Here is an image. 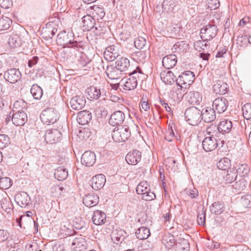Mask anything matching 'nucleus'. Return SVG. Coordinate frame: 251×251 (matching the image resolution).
Segmentation results:
<instances>
[{
    "label": "nucleus",
    "instance_id": "0e129e2a",
    "mask_svg": "<svg viewBox=\"0 0 251 251\" xmlns=\"http://www.w3.org/2000/svg\"><path fill=\"white\" fill-rule=\"evenodd\" d=\"M205 211L202 209L201 213H199L197 218V222L199 225L203 226L205 223Z\"/></svg>",
    "mask_w": 251,
    "mask_h": 251
},
{
    "label": "nucleus",
    "instance_id": "774afa93",
    "mask_svg": "<svg viewBox=\"0 0 251 251\" xmlns=\"http://www.w3.org/2000/svg\"><path fill=\"white\" fill-rule=\"evenodd\" d=\"M13 4L12 0H0V5L2 8L7 9Z\"/></svg>",
    "mask_w": 251,
    "mask_h": 251
},
{
    "label": "nucleus",
    "instance_id": "7ed1b4c3",
    "mask_svg": "<svg viewBox=\"0 0 251 251\" xmlns=\"http://www.w3.org/2000/svg\"><path fill=\"white\" fill-rule=\"evenodd\" d=\"M59 118V114L54 108L50 107L44 110L41 115V121L46 125L54 124Z\"/></svg>",
    "mask_w": 251,
    "mask_h": 251
},
{
    "label": "nucleus",
    "instance_id": "f257e3e1",
    "mask_svg": "<svg viewBox=\"0 0 251 251\" xmlns=\"http://www.w3.org/2000/svg\"><path fill=\"white\" fill-rule=\"evenodd\" d=\"M56 41L57 43L64 48H71L74 50H81L83 49V42L74 41V35L73 32H67L65 31L60 32L57 35Z\"/></svg>",
    "mask_w": 251,
    "mask_h": 251
},
{
    "label": "nucleus",
    "instance_id": "0eeeda50",
    "mask_svg": "<svg viewBox=\"0 0 251 251\" xmlns=\"http://www.w3.org/2000/svg\"><path fill=\"white\" fill-rule=\"evenodd\" d=\"M62 137L61 132L56 129H51L46 131L45 134V141L47 144H54L58 142Z\"/></svg>",
    "mask_w": 251,
    "mask_h": 251
},
{
    "label": "nucleus",
    "instance_id": "4c0bfd02",
    "mask_svg": "<svg viewBox=\"0 0 251 251\" xmlns=\"http://www.w3.org/2000/svg\"><path fill=\"white\" fill-rule=\"evenodd\" d=\"M12 21L11 19L5 16H1L0 17V34H2L1 31L6 30L9 29Z\"/></svg>",
    "mask_w": 251,
    "mask_h": 251
},
{
    "label": "nucleus",
    "instance_id": "bb28decb",
    "mask_svg": "<svg viewBox=\"0 0 251 251\" xmlns=\"http://www.w3.org/2000/svg\"><path fill=\"white\" fill-rule=\"evenodd\" d=\"M218 126L219 131L223 134L229 133L233 126L231 121L226 119L221 121Z\"/></svg>",
    "mask_w": 251,
    "mask_h": 251
},
{
    "label": "nucleus",
    "instance_id": "bf43d9fd",
    "mask_svg": "<svg viewBox=\"0 0 251 251\" xmlns=\"http://www.w3.org/2000/svg\"><path fill=\"white\" fill-rule=\"evenodd\" d=\"M141 195H142L141 199L147 201L153 200L156 198L155 194L153 192L151 191V188L149 189V191H147L146 193L144 191L143 194Z\"/></svg>",
    "mask_w": 251,
    "mask_h": 251
},
{
    "label": "nucleus",
    "instance_id": "49530a36",
    "mask_svg": "<svg viewBox=\"0 0 251 251\" xmlns=\"http://www.w3.org/2000/svg\"><path fill=\"white\" fill-rule=\"evenodd\" d=\"M182 78L185 80V84L191 85L195 79V75L193 72L187 71L182 73Z\"/></svg>",
    "mask_w": 251,
    "mask_h": 251
},
{
    "label": "nucleus",
    "instance_id": "5fc2aeb1",
    "mask_svg": "<svg viewBox=\"0 0 251 251\" xmlns=\"http://www.w3.org/2000/svg\"><path fill=\"white\" fill-rule=\"evenodd\" d=\"M175 7V2L173 0H164L162 3L163 10L167 12L172 11Z\"/></svg>",
    "mask_w": 251,
    "mask_h": 251
},
{
    "label": "nucleus",
    "instance_id": "09e8293b",
    "mask_svg": "<svg viewBox=\"0 0 251 251\" xmlns=\"http://www.w3.org/2000/svg\"><path fill=\"white\" fill-rule=\"evenodd\" d=\"M206 133L210 136H217L218 134L220 133L219 131L218 126H217L214 124H211L208 126L206 129Z\"/></svg>",
    "mask_w": 251,
    "mask_h": 251
},
{
    "label": "nucleus",
    "instance_id": "6ab92c4d",
    "mask_svg": "<svg viewBox=\"0 0 251 251\" xmlns=\"http://www.w3.org/2000/svg\"><path fill=\"white\" fill-rule=\"evenodd\" d=\"M106 178L102 174H99L92 177V187L93 189L98 190L102 188L105 184Z\"/></svg>",
    "mask_w": 251,
    "mask_h": 251
},
{
    "label": "nucleus",
    "instance_id": "a19ab883",
    "mask_svg": "<svg viewBox=\"0 0 251 251\" xmlns=\"http://www.w3.org/2000/svg\"><path fill=\"white\" fill-rule=\"evenodd\" d=\"M210 210L211 213L216 215H220L225 210V204L223 202H215L210 206Z\"/></svg>",
    "mask_w": 251,
    "mask_h": 251
},
{
    "label": "nucleus",
    "instance_id": "6e6d98bb",
    "mask_svg": "<svg viewBox=\"0 0 251 251\" xmlns=\"http://www.w3.org/2000/svg\"><path fill=\"white\" fill-rule=\"evenodd\" d=\"M127 74H129L130 77L135 78L137 81L144 76V74L142 72V71L139 67H137L136 69L134 70L132 72L129 71L127 72Z\"/></svg>",
    "mask_w": 251,
    "mask_h": 251
},
{
    "label": "nucleus",
    "instance_id": "58836bf2",
    "mask_svg": "<svg viewBox=\"0 0 251 251\" xmlns=\"http://www.w3.org/2000/svg\"><path fill=\"white\" fill-rule=\"evenodd\" d=\"M54 177L59 181H62L68 176V170L63 167H59L55 171Z\"/></svg>",
    "mask_w": 251,
    "mask_h": 251
},
{
    "label": "nucleus",
    "instance_id": "f8f14e48",
    "mask_svg": "<svg viewBox=\"0 0 251 251\" xmlns=\"http://www.w3.org/2000/svg\"><path fill=\"white\" fill-rule=\"evenodd\" d=\"M12 121L16 126H23L27 121V115L23 110H18L13 113Z\"/></svg>",
    "mask_w": 251,
    "mask_h": 251
},
{
    "label": "nucleus",
    "instance_id": "5701e85b",
    "mask_svg": "<svg viewBox=\"0 0 251 251\" xmlns=\"http://www.w3.org/2000/svg\"><path fill=\"white\" fill-rule=\"evenodd\" d=\"M116 67L124 74H127L129 72L130 62L129 60L125 57H121L117 59L115 63Z\"/></svg>",
    "mask_w": 251,
    "mask_h": 251
},
{
    "label": "nucleus",
    "instance_id": "f704fd0d",
    "mask_svg": "<svg viewBox=\"0 0 251 251\" xmlns=\"http://www.w3.org/2000/svg\"><path fill=\"white\" fill-rule=\"evenodd\" d=\"M0 205L2 209L7 214H10L13 210V205L9 198L3 199L0 201Z\"/></svg>",
    "mask_w": 251,
    "mask_h": 251
},
{
    "label": "nucleus",
    "instance_id": "c9c22d12",
    "mask_svg": "<svg viewBox=\"0 0 251 251\" xmlns=\"http://www.w3.org/2000/svg\"><path fill=\"white\" fill-rule=\"evenodd\" d=\"M87 93L88 94V99L91 100H98L101 95L100 90L94 86L88 88Z\"/></svg>",
    "mask_w": 251,
    "mask_h": 251
},
{
    "label": "nucleus",
    "instance_id": "9d476101",
    "mask_svg": "<svg viewBox=\"0 0 251 251\" xmlns=\"http://www.w3.org/2000/svg\"><path fill=\"white\" fill-rule=\"evenodd\" d=\"M4 77L10 83H15L21 79V73L15 68L8 69L4 73Z\"/></svg>",
    "mask_w": 251,
    "mask_h": 251
},
{
    "label": "nucleus",
    "instance_id": "4be33fe9",
    "mask_svg": "<svg viewBox=\"0 0 251 251\" xmlns=\"http://www.w3.org/2000/svg\"><path fill=\"white\" fill-rule=\"evenodd\" d=\"M91 113L86 110H83L78 112L77 116V121L81 125H85L89 123L91 120Z\"/></svg>",
    "mask_w": 251,
    "mask_h": 251
},
{
    "label": "nucleus",
    "instance_id": "c85d7f7f",
    "mask_svg": "<svg viewBox=\"0 0 251 251\" xmlns=\"http://www.w3.org/2000/svg\"><path fill=\"white\" fill-rule=\"evenodd\" d=\"M82 23L83 30L89 31L94 27L95 19L90 15H86L82 18Z\"/></svg>",
    "mask_w": 251,
    "mask_h": 251
},
{
    "label": "nucleus",
    "instance_id": "9b49d317",
    "mask_svg": "<svg viewBox=\"0 0 251 251\" xmlns=\"http://www.w3.org/2000/svg\"><path fill=\"white\" fill-rule=\"evenodd\" d=\"M228 102L227 100L224 97H219L214 100L212 106L213 109L218 113L224 112L227 109Z\"/></svg>",
    "mask_w": 251,
    "mask_h": 251
},
{
    "label": "nucleus",
    "instance_id": "423d86ee",
    "mask_svg": "<svg viewBox=\"0 0 251 251\" xmlns=\"http://www.w3.org/2000/svg\"><path fill=\"white\" fill-rule=\"evenodd\" d=\"M217 31L218 29L215 25H206L201 29V38L204 41H210L216 36Z\"/></svg>",
    "mask_w": 251,
    "mask_h": 251
},
{
    "label": "nucleus",
    "instance_id": "1a4fd4ad",
    "mask_svg": "<svg viewBox=\"0 0 251 251\" xmlns=\"http://www.w3.org/2000/svg\"><path fill=\"white\" fill-rule=\"evenodd\" d=\"M201 120L205 123H212L216 119V112L213 108L211 107H206L202 108L201 111Z\"/></svg>",
    "mask_w": 251,
    "mask_h": 251
},
{
    "label": "nucleus",
    "instance_id": "72a5a7b5",
    "mask_svg": "<svg viewBox=\"0 0 251 251\" xmlns=\"http://www.w3.org/2000/svg\"><path fill=\"white\" fill-rule=\"evenodd\" d=\"M161 79L166 84H172L175 81V76L171 71L164 72L160 74Z\"/></svg>",
    "mask_w": 251,
    "mask_h": 251
},
{
    "label": "nucleus",
    "instance_id": "c03bdc74",
    "mask_svg": "<svg viewBox=\"0 0 251 251\" xmlns=\"http://www.w3.org/2000/svg\"><path fill=\"white\" fill-rule=\"evenodd\" d=\"M30 93L34 99L36 100H40L43 94L42 89L38 85L34 84L30 89Z\"/></svg>",
    "mask_w": 251,
    "mask_h": 251
},
{
    "label": "nucleus",
    "instance_id": "e433bc0d",
    "mask_svg": "<svg viewBox=\"0 0 251 251\" xmlns=\"http://www.w3.org/2000/svg\"><path fill=\"white\" fill-rule=\"evenodd\" d=\"M162 243L165 245L166 248L169 250L173 247H175L176 239H175L173 235L169 233L164 235L162 239Z\"/></svg>",
    "mask_w": 251,
    "mask_h": 251
},
{
    "label": "nucleus",
    "instance_id": "680f3d73",
    "mask_svg": "<svg viewBox=\"0 0 251 251\" xmlns=\"http://www.w3.org/2000/svg\"><path fill=\"white\" fill-rule=\"evenodd\" d=\"M207 8L210 10L216 9L220 6L219 0H207Z\"/></svg>",
    "mask_w": 251,
    "mask_h": 251
},
{
    "label": "nucleus",
    "instance_id": "dca6fc26",
    "mask_svg": "<svg viewBox=\"0 0 251 251\" xmlns=\"http://www.w3.org/2000/svg\"><path fill=\"white\" fill-rule=\"evenodd\" d=\"M96 155L93 151H86L82 155L81 162L82 165L87 167L93 165L96 162Z\"/></svg>",
    "mask_w": 251,
    "mask_h": 251
},
{
    "label": "nucleus",
    "instance_id": "2eb2a0df",
    "mask_svg": "<svg viewBox=\"0 0 251 251\" xmlns=\"http://www.w3.org/2000/svg\"><path fill=\"white\" fill-rule=\"evenodd\" d=\"M141 152L136 150L129 151L126 156V162L130 165H136L141 161Z\"/></svg>",
    "mask_w": 251,
    "mask_h": 251
},
{
    "label": "nucleus",
    "instance_id": "a878e982",
    "mask_svg": "<svg viewBox=\"0 0 251 251\" xmlns=\"http://www.w3.org/2000/svg\"><path fill=\"white\" fill-rule=\"evenodd\" d=\"M189 248V243L187 240L181 237H177L175 244L176 251H188Z\"/></svg>",
    "mask_w": 251,
    "mask_h": 251
},
{
    "label": "nucleus",
    "instance_id": "c756f323",
    "mask_svg": "<svg viewBox=\"0 0 251 251\" xmlns=\"http://www.w3.org/2000/svg\"><path fill=\"white\" fill-rule=\"evenodd\" d=\"M92 220L95 225H102L106 220V215L104 212L101 211L96 210L94 212Z\"/></svg>",
    "mask_w": 251,
    "mask_h": 251
},
{
    "label": "nucleus",
    "instance_id": "f03ea898",
    "mask_svg": "<svg viewBox=\"0 0 251 251\" xmlns=\"http://www.w3.org/2000/svg\"><path fill=\"white\" fill-rule=\"evenodd\" d=\"M186 121L192 126H196L201 122V110L195 106H191L185 111Z\"/></svg>",
    "mask_w": 251,
    "mask_h": 251
},
{
    "label": "nucleus",
    "instance_id": "2f4dec72",
    "mask_svg": "<svg viewBox=\"0 0 251 251\" xmlns=\"http://www.w3.org/2000/svg\"><path fill=\"white\" fill-rule=\"evenodd\" d=\"M91 10L93 17L98 20L102 19L105 15L103 7H100L98 5H94L91 7Z\"/></svg>",
    "mask_w": 251,
    "mask_h": 251
},
{
    "label": "nucleus",
    "instance_id": "864d4df0",
    "mask_svg": "<svg viewBox=\"0 0 251 251\" xmlns=\"http://www.w3.org/2000/svg\"><path fill=\"white\" fill-rule=\"evenodd\" d=\"M243 115L247 119V122L248 120L251 118V103H247L242 107Z\"/></svg>",
    "mask_w": 251,
    "mask_h": 251
},
{
    "label": "nucleus",
    "instance_id": "69168bd1",
    "mask_svg": "<svg viewBox=\"0 0 251 251\" xmlns=\"http://www.w3.org/2000/svg\"><path fill=\"white\" fill-rule=\"evenodd\" d=\"M9 237V233L5 230L0 229V243L7 240Z\"/></svg>",
    "mask_w": 251,
    "mask_h": 251
},
{
    "label": "nucleus",
    "instance_id": "39448f33",
    "mask_svg": "<svg viewBox=\"0 0 251 251\" xmlns=\"http://www.w3.org/2000/svg\"><path fill=\"white\" fill-rule=\"evenodd\" d=\"M112 138L116 142H124L127 140L131 135L129 127L121 126L114 129L112 132Z\"/></svg>",
    "mask_w": 251,
    "mask_h": 251
},
{
    "label": "nucleus",
    "instance_id": "6e6552de",
    "mask_svg": "<svg viewBox=\"0 0 251 251\" xmlns=\"http://www.w3.org/2000/svg\"><path fill=\"white\" fill-rule=\"evenodd\" d=\"M119 46L111 45L107 47L103 53L104 57L109 61H113L120 55Z\"/></svg>",
    "mask_w": 251,
    "mask_h": 251
},
{
    "label": "nucleus",
    "instance_id": "3c124183",
    "mask_svg": "<svg viewBox=\"0 0 251 251\" xmlns=\"http://www.w3.org/2000/svg\"><path fill=\"white\" fill-rule=\"evenodd\" d=\"M150 186L147 181L141 182L137 186L136 191L138 194H143L144 191L146 193L149 191Z\"/></svg>",
    "mask_w": 251,
    "mask_h": 251
},
{
    "label": "nucleus",
    "instance_id": "052dcab7",
    "mask_svg": "<svg viewBox=\"0 0 251 251\" xmlns=\"http://www.w3.org/2000/svg\"><path fill=\"white\" fill-rule=\"evenodd\" d=\"M146 40L145 38L139 37L134 41L135 47L139 50L142 49L146 45Z\"/></svg>",
    "mask_w": 251,
    "mask_h": 251
},
{
    "label": "nucleus",
    "instance_id": "603ef678",
    "mask_svg": "<svg viewBox=\"0 0 251 251\" xmlns=\"http://www.w3.org/2000/svg\"><path fill=\"white\" fill-rule=\"evenodd\" d=\"M124 239V236L122 235V231L118 232L117 231H113L111 235V239L115 244H118L119 243H122Z\"/></svg>",
    "mask_w": 251,
    "mask_h": 251
},
{
    "label": "nucleus",
    "instance_id": "a18cd8bd",
    "mask_svg": "<svg viewBox=\"0 0 251 251\" xmlns=\"http://www.w3.org/2000/svg\"><path fill=\"white\" fill-rule=\"evenodd\" d=\"M237 176V172L232 169L227 170V174L224 178L226 183H230L236 180Z\"/></svg>",
    "mask_w": 251,
    "mask_h": 251
},
{
    "label": "nucleus",
    "instance_id": "20e7f679",
    "mask_svg": "<svg viewBox=\"0 0 251 251\" xmlns=\"http://www.w3.org/2000/svg\"><path fill=\"white\" fill-rule=\"evenodd\" d=\"M72 249L75 251H83L86 247V241L81 235L77 237L74 236H69L65 238Z\"/></svg>",
    "mask_w": 251,
    "mask_h": 251
},
{
    "label": "nucleus",
    "instance_id": "412c9836",
    "mask_svg": "<svg viewBox=\"0 0 251 251\" xmlns=\"http://www.w3.org/2000/svg\"><path fill=\"white\" fill-rule=\"evenodd\" d=\"M177 57L174 54H170L165 56L162 59V65L164 68L170 69L174 67L176 64Z\"/></svg>",
    "mask_w": 251,
    "mask_h": 251
},
{
    "label": "nucleus",
    "instance_id": "cd10ccee",
    "mask_svg": "<svg viewBox=\"0 0 251 251\" xmlns=\"http://www.w3.org/2000/svg\"><path fill=\"white\" fill-rule=\"evenodd\" d=\"M187 94V99L191 104H199L202 100V97L198 92L190 91Z\"/></svg>",
    "mask_w": 251,
    "mask_h": 251
},
{
    "label": "nucleus",
    "instance_id": "4468645a",
    "mask_svg": "<svg viewBox=\"0 0 251 251\" xmlns=\"http://www.w3.org/2000/svg\"><path fill=\"white\" fill-rule=\"evenodd\" d=\"M15 199L17 204L22 208L26 207L31 203L30 198L25 192H22L16 195Z\"/></svg>",
    "mask_w": 251,
    "mask_h": 251
},
{
    "label": "nucleus",
    "instance_id": "e2e57ef3",
    "mask_svg": "<svg viewBox=\"0 0 251 251\" xmlns=\"http://www.w3.org/2000/svg\"><path fill=\"white\" fill-rule=\"evenodd\" d=\"M9 143V138L5 134H0V148L3 149Z\"/></svg>",
    "mask_w": 251,
    "mask_h": 251
},
{
    "label": "nucleus",
    "instance_id": "338daca9",
    "mask_svg": "<svg viewBox=\"0 0 251 251\" xmlns=\"http://www.w3.org/2000/svg\"><path fill=\"white\" fill-rule=\"evenodd\" d=\"M186 193L192 199L196 198L199 195L198 190L195 188L187 189Z\"/></svg>",
    "mask_w": 251,
    "mask_h": 251
},
{
    "label": "nucleus",
    "instance_id": "de8ad7c7",
    "mask_svg": "<svg viewBox=\"0 0 251 251\" xmlns=\"http://www.w3.org/2000/svg\"><path fill=\"white\" fill-rule=\"evenodd\" d=\"M217 166L220 170H228L230 166V161L228 158H223L217 163Z\"/></svg>",
    "mask_w": 251,
    "mask_h": 251
},
{
    "label": "nucleus",
    "instance_id": "13d9d810",
    "mask_svg": "<svg viewBox=\"0 0 251 251\" xmlns=\"http://www.w3.org/2000/svg\"><path fill=\"white\" fill-rule=\"evenodd\" d=\"M205 41L207 42L208 41H204V40H202L195 42L194 44L195 49L199 51L206 49L208 45L206 43H204Z\"/></svg>",
    "mask_w": 251,
    "mask_h": 251
},
{
    "label": "nucleus",
    "instance_id": "4d7b16f0",
    "mask_svg": "<svg viewBox=\"0 0 251 251\" xmlns=\"http://www.w3.org/2000/svg\"><path fill=\"white\" fill-rule=\"evenodd\" d=\"M8 43L10 46L17 48L20 47L21 44V39L19 36L15 35L9 39Z\"/></svg>",
    "mask_w": 251,
    "mask_h": 251
},
{
    "label": "nucleus",
    "instance_id": "ddd939ff",
    "mask_svg": "<svg viewBox=\"0 0 251 251\" xmlns=\"http://www.w3.org/2000/svg\"><path fill=\"white\" fill-rule=\"evenodd\" d=\"M202 145L205 151H211L217 147V140L212 136L205 137L202 142Z\"/></svg>",
    "mask_w": 251,
    "mask_h": 251
},
{
    "label": "nucleus",
    "instance_id": "b1692460",
    "mask_svg": "<svg viewBox=\"0 0 251 251\" xmlns=\"http://www.w3.org/2000/svg\"><path fill=\"white\" fill-rule=\"evenodd\" d=\"M121 83L122 84V87L124 89L126 90H131L136 88L137 86V80L134 77L124 78H123Z\"/></svg>",
    "mask_w": 251,
    "mask_h": 251
},
{
    "label": "nucleus",
    "instance_id": "8fccbe9b",
    "mask_svg": "<svg viewBox=\"0 0 251 251\" xmlns=\"http://www.w3.org/2000/svg\"><path fill=\"white\" fill-rule=\"evenodd\" d=\"M247 184V182L245 179L241 178L235 182L233 187L237 192H240L244 190L246 188Z\"/></svg>",
    "mask_w": 251,
    "mask_h": 251
},
{
    "label": "nucleus",
    "instance_id": "37998d69",
    "mask_svg": "<svg viewBox=\"0 0 251 251\" xmlns=\"http://www.w3.org/2000/svg\"><path fill=\"white\" fill-rule=\"evenodd\" d=\"M237 172V175L240 176L246 177L250 172V168L247 164H241L237 166V169L235 170Z\"/></svg>",
    "mask_w": 251,
    "mask_h": 251
},
{
    "label": "nucleus",
    "instance_id": "ea45409f",
    "mask_svg": "<svg viewBox=\"0 0 251 251\" xmlns=\"http://www.w3.org/2000/svg\"><path fill=\"white\" fill-rule=\"evenodd\" d=\"M239 206L241 210L251 207V195H245L242 197L239 202Z\"/></svg>",
    "mask_w": 251,
    "mask_h": 251
},
{
    "label": "nucleus",
    "instance_id": "7c9ffc66",
    "mask_svg": "<svg viewBox=\"0 0 251 251\" xmlns=\"http://www.w3.org/2000/svg\"><path fill=\"white\" fill-rule=\"evenodd\" d=\"M227 85L222 81H216L213 86V91L215 93L222 95L226 93Z\"/></svg>",
    "mask_w": 251,
    "mask_h": 251
},
{
    "label": "nucleus",
    "instance_id": "a211bd4d",
    "mask_svg": "<svg viewBox=\"0 0 251 251\" xmlns=\"http://www.w3.org/2000/svg\"><path fill=\"white\" fill-rule=\"evenodd\" d=\"M125 119V114L121 111L118 110L114 112L109 119V123L113 126L122 124Z\"/></svg>",
    "mask_w": 251,
    "mask_h": 251
},
{
    "label": "nucleus",
    "instance_id": "aec40b11",
    "mask_svg": "<svg viewBox=\"0 0 251 251\" xmlns=\"http://www.w3.org/2000/svg\"><path fill=\"white\" fill-rule=\"evenodd\" d=\"M99 202V197L93 193L86 195L83 200V202L87 207H93L97 205Z\"/></svg>",
    "mask_w": 251,
    "mask_h": 251
},
{
    "label": "nucleus",
    "instance_id": "79ce46f5",
    "mask_svg": "<svg viewBox=\"0 0 251 251\" xmlns=\"http://www.w3.org/2000/svg\"><path fill=\"white\" fill-rule=\"evenodd\" d=\"M137 238L140 240L147 239L150 235V229L147 227L142 226L139 228L135 232Z\"/></svg>",
    "mask_w": 251,
    "mask_h": 251
},
{
    "label": "nucleus",
    "instance_id": "473e14b6",
    "mask_svg": "<svg viewBox=\"0 0 251 251\" xmlns=\"http://www.w3.org/2000/svg\"><path fill=\"white\" fill-rule=\"evenodd\" d=\"M75 50L77 51V53L75 55L80 66L84 67L90 62L89 59L83 52L84 50V44H83V49L81 50Z\"/></svg>",
    "mask_w": 251,
    "mask_h": 251
},
{
    "label": "nucleus",
    "instance_id": "f3484780",
    "mask_svg": "<svg viewBox=\"0 0 251 251\" xmlns=\"http://www.w3.org/2000/svg\"><path fill=\"white\" fill-rule=\"evenodd\" d=\"M86 101L83 96L73 97L70 102L71 107L75 110L81 109L85 105Z\"/></svg>",
    "mask_w": 251,
    "mask_h": 251
},
{
    "label": "nucleus",
    "instance_id": "393cba45",
    "mask_svg": "<svg viewBox=\"0 0 251 251\" xmlns=\"http://www.w3.org/2000/svg\"><path fill=\"white\" fill-rule=\"evenodd\" d=\"M105 73L109 78L118 79L121 77L123 73L117 67L109 66L107 67Z\"/></svg>",
    "mask_w": 251,
    "mask_h": 251
}]
</instances>
